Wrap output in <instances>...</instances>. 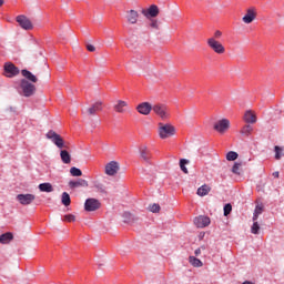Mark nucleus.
<instances>
[{"mask_svg":"<svg viewBox=\"0 0 284 284\" xmlns=\"http://www.w3.org/2000/svg\"><path fill=\"white\" fill-rule=\"evenodd\" d=\"M140 156L143 161H150L151 155H150V151L148 150V146H143L140 149Z\"/></svg>","mask_w":284,"mask_h":284,"instance_id":"obj_27","label":"nucleus"},{"mask_svg":"<svg viewBox=\"0 0 284 284\" xmlns=\"http://www.w3.org/2000/svg\"><path fill=\"white\" fill-rule=\"evenodd\" d=\"M60 159L62 161V163H64L65 165L70 164L72 162V155H70V152L62 150L60 152Z\"/></svg>","mask_w":284,"mask_h":284,"instance_id":"obj_23","label":"nucleus"},{"mask_svg":"<svg viewBox=\"0 0 284 284\" xmlns=\"http://www.w3.org/2000/svg\"><path fill=\"white\" fill-rule=\"evenodd\" d=\"M222 37H223V32H221V30H216L214 32L213 39L216 41V39H221Z\"/></svg>","mask_w":284,"mask_h":284,"instance_id":"obj_42","label":"nucleus"},{"mask_svg":"<svg viewBox=\"0 0 284 284\" xmlns=\"http://www.w3.org/2000/svg\"><path fill=\"white\" fill-rule=\"evenodd\" d=\"M256 19V8L251 7L246 10L245 16L242 18L243 23L250 24Z\"/></svg>","mask_w":284,"mask_h":284,"instance_id":"obj_10","label":"nucleus"},{"mask_svg":"<svg viewBox=\"0 0 284 284\" xmlns=\"http://www.w3.org/2000/svg\"><path fill=\"white\" fill-rule=\"evenodd\" d=\"M63 221H67V223H74V221H77V216L72 214H67L64 215Z\"/></svg>","mask_w":284,"mask_h":284,"instance_id":"obj_38","label":"nucleus"},{"mask_svg":"<svg viewBox=\"0 0 284 284\" xmlns=\"http://www.w3.org/2000/svg\"><path fill=\"white\" fill-rule=\"evenodd\" d=\"M61 201H62V204H64L65 207H68L70 205V203H72V201L70 200V194H68V192L62 193Z\"/></svg>","mask_w":284,"mask_h":284,"instance_id":"obj_31","label":"nucleus"},{"mask_svg":"<svg viewBox=\"0 0 284 284\" xmlns=\"http://www.w3.org/2000/svg\"><path fill=\"white\" fill-rule=\"evenodd\" d=\"M20 88L23 97H32L37 92V87L26 79L21 80Z\"/></svg>","mask_w":284,"mask_h":284,"instance_id":"obj_2","label":"nucleus"},{"mask_svg":"<svg viewBox=\"0 0 284 284\" xmlns=\"http://www.w3.org/2000/svg\"><path fill=\"white\" fill-rule=\"evenodd\" d=\"M4 72L6 77L12 79V77H17V74H19V68H17V65L13 63L8 62L4 64Z\"/></svg>","mask_w":284,"mask_h":284,"instance_id":"obj_12","label":"nucleus"},{"mask_svg":"<svg viewBox=\"0 0 284 284\" xmlns=\"http://www.w3.org/2000/svg\"><path fill=\"white\" fill-rule=\"evenodd\" d=\"M265 210V205L263 203H257L253 213V221H258V216L263 214Z\"/></svg>","mask_w":284,"mask_h":284,"instance_id":"obj_22","label":"nucleus"},{"mask_svg":"<svg viewBox=\"0 0 284 284\" xmlns=\"http://www.w3.org/2000/svg\"><path fill=\"white\" fill-rule=\"evenodd\" d=\"M40 192H54V187L49 183H41L39 184Z\"/></svg>","mask_w":284,"mask_h":284,"instance_id":"obj_29","label":"nucleus"},{"mask_svg":"<svg viewBox=\"0 0 284 284\" xmlns=\"http://www.w3.org/2000/svg\"><path fill=\"white\" fill-rule=\"evenodd\" d=\"M232 212V204H225L224 205V216H229V214Z\"/></svg>","mask_w":284,"mask_h":284,"instance_id":"obj_41","label":"nucleus"},{"mask_svg":"<svg viewBox=\"0 0 284 284\" xmlns=\"http://www.w3.org/2000/svg\"><path fill=\"white\" fill-rule=\"evenodd\" d=\"M273 176H274V179H278V176H280L278 171L274 172V173H273Z\"/></svg>","mask_w":284,"mask_h":284,"instance_id":"obj_45","label":"nucleus"},{"mask_svg":"<svg viewBox=\"0 0 284 284\" xmlns=\"http://www.w3.org/2000/svg\"><path fill=\"white\" fill-rule=\"evenodd\" d=\"M201 250H205V246H201L200 248H196L194 252L195 256H200Z\"/></svg>","mask_w":284,"mask_h":284,"instance_id":"obj_44","label":"nucleus"},{"mask_svg":"<svg viewBox=\"0 0 284 284\" xmlns=\"http://www.w3.org/2000/svg\"><path fill=\"white\" fill-rule=\"evenodd\" d=\"M120 170L119 162L111 161L105 165V174L108 176H114Z\"/></svg>","mask_w":284,"mask_h":284,"instance_id":"obj_9","label":"nucleus"},{"mask_svg":"<svg viewBox=\"0 0 284 284\" xmlns=\"http://www.w3.org/2000/svg\"><path fill=\"white\" fill-rule=\"evenodd\" d=\"M47 139L52 141V143H54V145H57V148H59V150H63V148H68L65 145V141H63V138H61L60 134H58L57 132H54L52 130L47 133Z\"/></svg>","mask_w":284,"mask_h":284,"instance_id":"obj_4","label":"nucleus"},{"mask_svg":"<svg viewBox=\"0 0 284 284\" xmlns=\"http://www.w3.org/2000/svg\"><path fill=\"white\" fill-rule=\"evenodd\" d=\"M126 108H128V102L123 100H118L116 103L113 105V110L119 114H123Z\"/></svg>","mask_w":284,"mask_h":284,"instance_id":"obj_19","label":"nucleus"},{"mask_svg":"<svg viewBox=\"0 0 284 284\" xmlns=\"http://www.w3.org/2000/svg\"><path fill=\"white\" fill-rule=\"evenodd\" d=\"M87 50L89 52H97V47H94L93 44H87Z\"/></svg>","mask_w":284,"mask_h":284,"instance_id":"obj_43","label":"nucleus"},{"mask_svg":"<svg viewBox=\"0 0 284 284\" xmlns=\"http://www.w3.org/2000/svg\"><path fill=\"white\" fill-rule=\"evenodd\" d=\"M124 223H134L135 221H139V217L134 216L130 212L123 213Z\"/></svg>","mask_w":284,"mask_h":284,"instance_id":"obj_28","label":"nucleus"},{"mask_svg":"<svg viewBox=\"0 0 284 284\" xmlns=\"http://www.w3.org/2000/svg\"><path fill=\"white\" fill-rule=\"evenodd\" d=\"M70 174H71V176H83V172L81 171V169H79L77 166H72L70 169Z\"/></svg>","mask_w":284,"mask_h":284,"instance_id":"obj_32","label":"nucleus"},{"mask_svg":"<svg viewBox=\"0 0 284 284\" xmlns=\"http://www.w3.org/2000/svg\"><path fill=\"white\" fill-rule=\"evenodd\" d=\"M101 209V202L94 197H89L84 202L85 212H97Z\"/></svg>","mask_w":284,"mask_h":284,"instance_id":"obj_6","label":"nucleus"},{"mask_svg":"<svg viewBox=\"0 0 284 284\" xmlns=\"http://www.w3.org/2000/svg\"><path fill=\"white\" fill-rule=\"evenodd\" d=\"M103 111V102H94L87 111H82V114H89V116H94L97 112Z\"/></svg>","mask_w":284,"mask_h":284,"instance_id":"obj_8","label":"nucleus"},{"mask_svg":"<svg viewBox=\"0 0 284 284\" xmlns=\"http://www.w3.org/2000/svg\"><path fill=\"white\" fill-rule=\"evenodd\" d=\"M176 134V129L172 124H159V136L160 139H170Z\"/></svg>","mask_w":284,"mask_h":284,"instance_id":"obj_1","label":"nucleus"},{"mask_svg":"<svg viewBox=\"0 0 284 284\" xmlns=\"http://www.w3.org/2000/svg\"><path fill=\"white\" fill-rule=\"evenodd\" d=\"M3 3H4V1H3V0H0V8H1V6H3Z\"/></svg>","mask_w":284,"mask_h":284,"instance_id":"obj_46","label":"nucleus"},{"mask_svg":"<svg viewBox=\"0 0 284 284\" xmlns=\"http://www.w3.org/2000/svg\"><path fill=\"white\" fill-rule=\"evenodd\" d=\"M90 184L88 183V180L79 179L77 181H70L69 187L71 190H77V187H88Z\"/></svg>","mask_w":284,"mask_h":284,"instance_id":"obj_16","label":"nucleus"},{"mask_svg":"<svg viewBox=\"0 0 284 284\" xmlns=\"http://www.w3.org/2000/svg\"><path fill=\"white\" fill-rule=\"evenodd\" d=\"M189 263H191L193 267H203V262L194 256L189 257Z\"/></svg>","mask_w":284,"mask_h":284,"instance_id":"obj_30","label":"nucleus"},{"mask_svg":"<svg viewBox=\"0 0 284 284\" xmlns=\"http://www.w3.org/2000/svg\"><path fill=\"white\" fill-rule=\"evenodd\" d=\"M37 199L34 194H18L17 200L21 205H30Z\"/></svg>","mask_w":284,"mask_h":284,"instance_id":"obj_13","label":"nucleus"},{"mask_svg":"<svg viewBox=\"0 0 284 284\" xmlns=\"http://www.w3.org/2000/svg\"><path fill=\"white\" fill-rule=\"evenodd\" d=\"M239 159V153L234 152V151H230L226 154V160L227 161H236Z\"/></svg>","mask_w":284,"mask_h":284,"instance_id":"obj_35","label":"nucleus"},{"mask_svg":"<svg viewBox=\"0 0 284 284\" xmlns=\"http://www.w3.org/2000/svg\"><path fill=\"white\" fill-rule=\"evenodd\" d=\"M261 230V226L258 225V222L254 221L252 227H251V232L252 234H258V231Z\"/></svg>","mask_w":284,"mask_h":284,"instance_id":"obj_37","label":"nucleus"},{"mask_svg":"<svg viewBox=\"0 0 284 284\" xmlns=\"http://www.w3.org/2000/svg\"><path fill=\"white\" fill-rule=\"evenodd\" d=\"M187 163H190V160H180V169L182 170V172H184V174H189L187 168L185 166L187 165Z\"/></svg>","mask_w":284,"mask_h":284,"instance_id":"obj_33","label":"nucleus"},{"mask_svg":"<svg viewBox=\"0 0 284 284\" xmlns=\"http://www.w3.org/2000/svg\"><path fill=\"white\" fill-rule=\"evenodd\" d=\"M275 151V159L276 161H281V156H283V149L278 145L274 148Z\"/></svg>","mask_w":284,"mask_h":284,"instance_id":"obj_34","label":"nucleus"},{"mask_svg":"<svg viewBox=\"0 0 284 284\" xmlns=\"http://www.w3.org/2000/svg\"><path fill=\"white\" fill-rule=\"evenodd\" d=\"M213 130H215V132H219L220 134H225V132L230 130V120H219L217 122H215Z\"/></svg>","mask_w":284,"mask_h":284,"instance_id":"obj_7","label":"nucleus"},{"mask_svg":"<svg viewBox=\"0 0 284 284\" xmlns=\"http://www.w3.org/2000/svg\"><path fill=\"white\" fill-rule=\"evenodd\" d=\"M206 43L215 54H225V47H223V43L220 41L215 40L214 38H209L206 40Z\"/></svg>","mask_w":284,"mask_h":284,"instance_id":"obj_5","label":"nucleus"},{"mask_svg":"<svg viewBox=\"0 0 284 284\" xmlns=\"http://www.w3.org/2000/svg\"><path fill=\"white\" fill-rule=\"evenodd\" d=\"M211 190L212 189L210 186H207V184H204L197 189L196 194H197V196H207V194H210Z\"/></svg>","mask_w":284,"mask_h":284,"instance_id":"obj_25","label":"nucleus"},{"mask_svg":"<svg viewBox=\"0 0 284 284\" xmlns=\"http://www.w3.org/2000/svg\"><path fill=\"white\" fill-rule=\"evenodd\" d=\"M152 111L156 116H160V119L165 120L170 116V108L163 103H156L153 105Z\"/></svg>","mask_w":284,"mask_h":284,"instance_id":"obj_3","label":"nucleus"},{"mask_svg":"<svg viewBox=\"0 0 284 284\" xmlns=\"http://www.w3.org/2000/svg\"><path fill=\"white\" fill-rule=\"evenodd\" d=\"M241 165H242L241 163L235 162V164H234L233 168H232L233 174H241V172H240Z\"/></svg>","mask_w":284,"mask_h":284,"instance_id":"obj_40","label":"nucleus"},{"mask_svg":"<svg viewBox=\"0 0 284 284\" xmlns=\"http://www.w3.org/2000/svg\"><path fill=\"white\" fill-rule=\"evenodd\" d=\"M22 77H24L26 81H31V83H37V81H39V79L37 78V75H34L32 72L23 69L21 71Z\"/></svg>","mask_w":284,"mask_h":284,"instance_id":"obj_21","label":"nucleus"},{"mask_svg":"<svg viewBox=\"0 0 284 284\" xmlns=\"http://www.w3.org/2000/svg\"><path fill=\"white\" fill-rule=\"evenodd\" d=\"M150 28H152L153 30H159V28H160V23H159V20H155V19H152L151 21H150Z\"/></svg>","mask_w":284,"mask_h":284,"instance_id":"obj_39","label":"nucleus"},{"mask_svg":"<svg viewBox=\"0 0 284 284\" xmlns=\"http://www.w3.org/2000/svg\"><path fill=\"white\" fill-rule=\"evenodd\" d=\"M152 104L150 102H142L136 106V110L139 114H143L144 116H148L150 112H152Z\"/></svg>","mask_w":284,"mask_h":284,"instance_id":"obj_14","label":"nucleus"},{"mask_svg":"<svg viewBox=\"0 0 284 284\" xmlns=\"http://www.w3.org/2000/svg\"><path fill=\"white\" fill-rule=\"evenodd\" d=\"M252 132H254V128L250 124H246L241 129L240 134H242V136H250Z\"/></svg>","mask_w":284,"mask_h":284,"instance_id":"obj_26","label":"nucleus"},{"mask_svg":"<svg viewBox=\"0 0 284 284\" xmlns=\"http://www.w3.org/2000/svg\"><path fill=\"white\" fill-rule=\"evenodd\" d=\"M16 20L19 23V26L22 28V30H32V28H33L32 21H30V19H28V17L18 16Z\"/></svg>","mask_w":284,"mask_h":284,"instance_id":"obj_11","label":"nucleus"},{"mask_svg":"<svg viewBox=\"0 0 284 284\" xmlns=\"http://www.w3.org/2000/svg\"><path fill=\"white\" fill-rule=\"evenodd\" d=\"M149 210L150 212H153L154 214H156V212H161V205L154 203V204H151L149 206Z\"/></svg>","mask_w":284,"mask_h":284,"instance_id":"obj_36","label":"nucleus"},{"mask_svg":"<svg viewBox=\"0 0 284 284\" xmlns=\"http://www.w3.org/2000/svg\"><path fill=\"white\" fill-rule=\"evenodd\" d=\"M126 21H129V23L135 24L139 21V12L135 10L128 11Z\"/></svg>","mask_w":284,"mask_h":284,"instance_id":"obj_20","label":"nucleus"},{"mask_svg":"<svg viewBox=\"0 0 284 284\" xmlns=\"http://www.w3.org/2000/svg\"><path fill=\"white\" fill-rule=\"evenodd\" d=\"M243 120L245 121V123L254 124L257 121L256 113L252 110H247L244 113Z\"/></svg>","mask_w":284,"mask_h":284,"instance_id":"obj_17","label":"nucleus"},{"mask_svg":"<svg viewBox=\"0 0 284 284\" xmlns=\"http://www.w3.org/2000/svg\"><path fill=\"white\" fill-rule=\"evenodd\" d=\"M210 223H211L210 217L205 215H200L194 219V225H196V227H200V229L207 227Z\"/></svg>","mask_w":284,"mask_h":284,"instance_id":"obj_15","label":"nucleus"},{"mask_svg":"<svg viewBox=\"0 0 284 284\" xmlns=\"http://www.w3.org/2000/svg\"><path fill=\"white\" fill-rule=\"evenodd\" d=\"M13 239H14V235H12L11 232H7L0 235V243L2 245H8V243H10V241H12Z\"/></svg>","mask_w":284,"mask_h":284,"instance_id":"obj_24","label":"nucleus"},{"mask_svg":"<svg viewBox=\"0 0 284 284\" xmlns=\"http://www.w3.org/2000/svg\"><path fill=\"white\" fill-rule=\"evenodd\" d=\"M142 14L144 17H159V7L156 4H152L148 10H142Z\"/></svg>","mask_w":284,"mask_h":284,"instance_id":"obj_18","label":"nucleus"}]
</instances>
